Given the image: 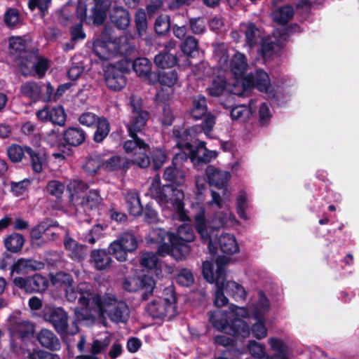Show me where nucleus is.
<instances>
[{
    "mask_svg": "<svg viewBox=\"0 0 359 359\" xmlns=\"http://www.w3.org/2000/svg\"><path fill=\"white\" fill-rule=\"evenodd\" d=\"M205 175L209 185L219 189H226L231 179L230 172L219 170L212 165L206 168Z\"/></svg>",
    "mask_w": 359,
    "mask_h": 359,
    "instance_id": "21",
    "label": "nucleus"
},
{
    "mask_svg": "<svg viewBox=\"0 0 359 359\" xmlns=\"http://www.w3.org/2000/svg\"><path fill=\"white\" fill-rule=\"evenodd\" d=\"M178 80V74L176 70L172 69L170 71H158L154 72L151 74V85L160 83L162 86L168 87H172Z\"/></svg>",
    "mask_w": 359,
    "mask_h": 359,
    "instance_id": "30",
    "label": "nucleus"
},
{
    "mask_svg": "<svg viewBox=\"0 0 359 359\" xmlns=\"http://www.w3.org/2000/svg\"><path fill=\"white\" fill-rule=\"evenodd\" d=\"M261 31L255 22H248L245 31V43L248 46L254 47L257 43Z\"/></svg>",
    "mask_w": 359,
    "mask_h": 359,
    "instance_id": "45",
    "label": "nucleus"
},
{
    "mask_svg": "<svg viewBox=\"0 0 359 359\" xmlns=\"http://www.w3.org/2000/svg\"><path fill=\"white\" fill-rule=\"evenodd\" d=\"M135 32L138 37L146 34L148 28V22L146 11L142 8H138L135 13Z\"/></svg>",
    "mask_w": 359,
    "mask_h": 359,
    "instance_id": "42",
    "label": "nucleus"
},
{
    "mask_svg": "<svg viewBox=\"0 0 359 359\" xmlns=\"http://www.w3.org/2000/svg\"><path fill=\"white\" fill-rule=\"evenodd\" d=\"M50 121L55 125L64 126L66 121V114L62 106H57L50 109Z\"/></svg>",
    "mask_w": 359,
    "mask_h": 359,
    "instance_id": "57",
    "label": "nucleus"
},
{
    "mask_svg": "<svg viewBox=\"0 0 359 359\" xmlns=\"http://www.w3.org/2000/svg\"><path fill=\"white\" fill-rule=\"evenodd\" d=\"M231 315L227 316L219 310L208 312V320L212 327L226 334L236 338H246L250 334L249 325L243 319L249 316L245 307H239L232 304L230 307Z\"/></svg>",
    "mask_w": 359,
    "mask_h": 359,
    "instance_id": "2",
    "label": "nucleus"
},
{
    "mask_svg": "<svg viewBox=\"0 0 359 359\" xmlns=\"http://www.w3.org/2000/svg\"><path fill=\"white\" fill-rule=\"evenodd\" d=\"M226 86V79L223 76H217L212 80L211 86L207 89L208 93L211 97H219L225 91Z\"/></svg>",
    "mask_w": 359,
    "mask_h": 359,
    "instance_id": "44",
    "label": "nucleus"
},
{
    "mask_svg": "<svg viewBox=\"0 0 359 359\" xmlns=\"http://www.w3.org/2000/svg\"><path fill=\"white\" fill-rule=\"evenodd\" d=\"M225 292L234 300L243 301L246 298V291L241 284L235 281H227L224 285Z\"/></svg>",
    "mask_w": 359,
    "mask_h": 359,
    "instance_id": "39",
    "label": "nucleus"
},
{
    "mask_svg": "<svg viewBox=\"0 0 359 359\" xmlns=\"http://www.w3.org/2000/svg\"><path fill=\"white\" fill-rule=\"evenodd\" d=\"M7 155L13 163L20 162L22 159H28L34 172L39 173L42 171L44 161L43 156L39 151L34 150L28 146L21 147L13 144L7 149Z\"/></svg>",
    "mask_w": 359,
    "mask_h": 359,
    "instance_id": "9",
    "label": "nucleus"
},
{
    "mask_svg": "<svg viewBox=\"0 0 359 359\" xmlns=\"http://www.w3.org/2000/svg\"><path fill=\"white\" fill-rule=\"evenodd\" d=\"M155 287V281L152 277L148 275L129 276L123 281V288L130 292H135L140 290H144L142 294V299L147 300L153 294Z\"/></svg>",
    "mask_w": 359,
    "mask_h": 359,
    "instance_id": "15",
    "label": "nucleus"
},
{
    "mask_svg": "<svg viewBox=\"0 0 359 359\" xmlns=\"http://www.w3.org/2000/svg\"><path fill=\"white\" fill-rule=\"evenodd\" d=\"M93 306L100 311H105L111 321L115 323H126L130 318V309L127 303L118 300L114 295L102 297L99 294L93 299Z\"/></svg>",
    "mask_w": 359,
    "mask_h": 359,
    "instance_id": "4",
    "label": "nucleus"
},
{
    "mask_svg": "<svg viewBox=\"0 0 359 359\" xmlns=\"http://www.w3.org/2000/svg\"><path fill=\"white\" fill-rule=\"evenodd\" d=\"M50 2L51 0H29L28 6L32 11L38 8L41 15L45 16L48 13Z\"/></svg>",
    "mask_w": 359,
    "mask_h": 359,
    "instance_id": "61",
    "label": "nucleus"
},
{
    "mask_svg": "<svg viewBox=\"0 0 359 359\" xmlns=\"http://www.w3.org/2000/svg\"><path fill=\"white\" fill-rule=\"evenodd\" d=\"M13 283L18 287L24 290L27 293H41L48 287L46 277L35 273L27 278L15 277Z\"/></svg>",
    "mask_w": 359,
    "mask_h": 359,
    "instance_id": "17",
    "label": "nucleus"
},
{
    "mask_svg": "<svg viewBox=\"0 0 359 359\" xmlns=\"http://www.w3.org/2000/svg\"><path fill=\"white\" fill-rule=\"evenodd\" d=\"M132 140H127L123 144V149L127 154H133L132 164H135L141 168L150 165V158L147 154L149 145L140 138L137 133L135 136L129 135Z\"/></svg>",
    "mask_w": 359,
    "mask_h": 359,
    "instance_id": "11",
    "label": "nucleus"
},
{
    "mask_svg": "<svg viewBox=\"0 0 359 359\" xmlns=\"http://www.w3.org/2000/svg\"><path fill=\"white\" fill-rule=\"evenodd\" d=\"M100 191L95 189L90 190L83 198L84 204L90 210L97 208L100 204Z\"/></svg>",
    "mask_w": 359,
    "mask_h": 359,
    "instance_id": "58",
    "label": "nucleus"
},
{
    "mask_svg": "<svg viewBox=\"0 0 359 359\" xmlns=\"http://www.w3.org/2000/svg\"><path fill=\"white\" fill-rule=\"evenodd\" d=\"M132 165V161L120 156H113L108 159L102 158V169L107 172L121 170L122 172H126Z\"/></svg>",
    "mask_w": 359,
    "mask_h": 359,
    "instance_id": "25",
    "label": "nucleus"
},
{
    "mask_svg": "<svg viewBox=\"0 0 359 359\" xmlns=\"http://www.w3.org/2000/svg\"><path fill=\"white\" fill-rule=\"evenodd\" d=\"M34 328L32 324L25 323L18 327L16 336L22 340H25L33 337Z\"/></svg>",
    "mask_w": 359,
    "mask_h": 359,
    "instance_id": "62",
    "label": "nucleus"
},
{
    "mask_svg": "<svg viewBox=\"0 0 359 359\" xmlns=\"http://www.w3.org/2000/svg\"><path fill=\"white\" fill-rule=\"evenodd\" d=\"M95 127L96 130L93 133V140L95 143H102L107 138L110 132V123L106 117L102 116L100 117L99 121L95 124Z\"/></svg>",
    "mask_w": 359,
    "mask_h": 359,
    "instance_id": "36",
    "label": "nucleus"
},
{
    "mask_svg": "<svg viewBox=\"0 0 359 359\" xmlns=\"http://www.w3.org/2000/svg\"><path fill=\"white\" fill-rule=\"evenodd\" d=\"M62 137L68 146L79 147L85 142L87 134L80 127L70 126L63 131Z\"/></svg>",
    "mask_w": 359,
    "mask_h": 359,
    "instance_id": "24",
    "label": "nucleus"
},
{
    "mask_svg": "<svg viewBox=\"0 0 359 359\" xmlns=\"http://www.w3.org/2000/svg\"><path fill=\"white\" fill-rule=\"evenodd\" d=\"M243 86L256 88L262 93H267L271 87L268 74L262 69H257L255 73H250L243 78Z\"/></svg>",
    "mask_w": 359,
    "mask_h": 359,
    "instance_id": "20",
    "label": "nucleus"
},
{
    "mask_svg": "<svg viewBox=\"0 0 359 359\" xmlns=\"http://www.w3.org/2000/svg\"><path fill=\"white\" fill-rule=\"evenodd\" d=\"M31 73L34 70L35 74L39 79L43 78L49 67L48 60L44 57L39 56L38 54L36 59L29 65Z\"/></svg>",
    "mask_w": 359,
    "mask_h": 359,
    "instance_id": "49",
    "label": "nucleus"
},
{
    "mask_svg": "<svg viewBox=\"0 0 359 359\" xmlns=\"http://www.w3.org/2000/svg\"><path fill=\"white\" fill-rule=\"evenodd\" d=\"M117 53L122 57L117 63L130 69V64L137 58V50L135 46L129 41L119 44L117 47Z\"/></svg>",
    "mask_w": 359,
    "mask_h": 359,
    "instance_id": "28",
    "label": "nucleus"
},
{
    "mask_svg": "<svg viewBox=\"0 0 359 359\" xmlns=\"http://www.w3.org/2000/svg\"><path fill=\"white\" fill-rule=\"evenodd\" d=\"M171 27L170 17L166 14H161L157 17L154 23V30L158 35H165Z\"/></svg>",
    "mask_w": 359,
    "mask_h": 359,
    "instance_id": "48",
    "label": "nucleus"
},
{
    "mask_svg": "<svg viewBox=\"0 0 359 359\" xmlns=\"http://www.w3.org/2000/svg\"><path fill=\"white\" fill-rule=\"evenodd\" d=\"M163 295L164 297L154 299L146 307L147 312L153 318H163L177 303L176 292L173 287H165Z\"/></svg>",
    "mask_w": 359,
    "mask_h": 359,
    "instance_id": "12",
    "label": "nucleus"
},
{
    "mask_svg": "<svg viewBox=\"0 0 359 359\" xmlns=\"http://www.w3.org/2000/svg\"><path fill=\"white\" fill-rule=\"evenodd\" d=\"M198 205V210L194 215L195 229L200 235L203 243H208V248L211 251L213 238L217 237L218 231L226 225L228 219L226 215L218 214L214 217L213 224L208 227L205 208L202 205Z\"/></svg>",
    "mask_w": 359,
    "mask_h": 359,
    "instance_id": "5",
    "label": "nucleus"
},
{
    "mask_svg": "<svg viewBox=\"0 0 359 359\" xmlns=\"http://www.w3.org/2000/svg\"><path fill=\"white\" fill-rule=\"evenodd\" d=\"M83 8L82 6H78L75 11H70L68 8H63L59 15L60 23L66 27L76 22V20H79L77 15V9Z\"/></svg>",
    "mask_w": 359,
    "mask_h": 359,
    "instance_id": "51",
    "label": "nucleus"
},
{
    "mask_svg": "<svg viewBox=\"0 0 359 359\" xmlns=\"http://www.w3.org/2000/svg\"><path fill=\"white\" fill-rule=\"evenodd\" d=\"M100 117L93 112L85 111L79 116L78 121L82 126L95 128V124L99 121Z\"/></svg>",
    "mask_w": 359,
    "mask_h": 359,
    "instance_id": "59",
    "label": "nucleus"
},
{
    "mask_svg": "<svg viewBox=\"0 0 359 359\" xmlns=\"http://www.w3.org/2000/svg\"><path fill=\"white\" fill-rule=\"evenodd\" d=\"M83 169L89 174H96L100 169H102V158L99 154L88 156Z\"/></svg>",
    "mask_w": 359,
    "mask_h": 359,
    "instance_id": "46",
    "label": "nucleus"
},
{
    "mask_svg": "<svg viewBox=\"0 0 359 359\" xmlns=\"http://www.w3.org/2000/svg\"><path fill=\"white\" fill-rule=\"evenodd\" d=\"M294 11L293 7L290 5H284L278 7L271 12L273 21L280 25H285L291 20L294 16Z\"/></svg>",
    "mask_w": 359,
    "mask_h": 359,
    "instance_id": "33",
    "label": "nucleus"
},
{
    "mask_svg": "<svg viewBox=\"0 0 359 359\" xmlns=\"http://www.w3.org/2000/svg\"><path fill=\"white\" fill-rule=\"evenodd\" d=\"M255 318L257 320V322L252 325L250 330V332L254 337L257 339H262L264 338L267 334V329L264 325V317L258 311L255 313Z\"/></svg>",
    "mask_w": 359,
    "mask_h": 359,
    "instance_id": "43",
    "label": "nucleus"
},
{
    "mask_svg": "<svg viewBox=\"0 0 359 359\" xmlns=\"http://www.w3.org/2000/svg\"><path fill=\"white\" fill-rule=\"evenodd\" d=\"M189 113L195 119H201L208 114L207 99L204 95L198 94L192 97L191 107Z\"/></svg>",
    "mask_w": 359,
    "mask_h": 359,
    "instance_id": "31",
    "label": "nucleus"
},
{
    "mask_svg": "<svg viewBox=\"0 0 359 359\" xmlns=\"http://www.w3.org/2000/svg\"><path fill=\"white\" fill-rule=\"evenodd\" d=\"M172 242L173 257L177 261L186 259L191 251L189 243L195 239V234L191 225L184 224L180 225L176 233H173L170 238ZM172 247V245H170Z\"/></svg>",
    "mask_w": 359,
    "mask_h": 359,
    "instance_id": "7",
    "label": "nucleus"
},
{
    "mask_svg": "<svg viewBox=\"0 0 359 359\" xmlns=\"http://www.w3.org/2000/svg\"><path fill=\"white\" fill-rule=\"evenodd\" d=\"M175 281L182 286L189 287L194 283V278L191 270L183 268L179 271Z\"/></svg>",
    "mask_w": 359,
    "mask_h": 359,
    "instance_id": "53",
    "label": "nucleus"
},
{
    "mask_svg": "<svg viewBox=\"0 0 359 359\" xmlns=\"http://www.w3.org/2000/svg\"><path fill=\"white\" fill-rule=\"evenodd\" d=\"M155 65L161 69L174 67L178 61L176 55L168 52H161L156 55L154 59Z\"/></svg>",
    "mask_w": 359,
    "mask_h": 359,
    "instance_id": "41",
    "label": "nucleus"
},
{
    "mask_svg": "<svg viewBox=\"0 0 359 359\" xmlns=\"http://www.w3.org/2000/svg\"><path fill=\"white\" fill-rule=\"evenodd\" d=\"M247 67V59L243 53H237L234 54L230 60V69L236 77L243 76Z\"/></svg>",
    "mask_w": 359,
    "mask_h": 359,
    "instance_id": "37",
    "label": "nucleus"
},
{
    "mask_svg": "<svg viewBox=\"0 0 359 359\" xmlns=\"http://www.w3.org/2000/svg\"><path fill=\"white\" fill-rule=\"evenodd\" d=\"M224 108H230V116L232 120H238L243 118L248 112V107L245 105L240 104L236 106H228L226 104H222Z\"/></svg>",
    "mask_w": 359,
    "mask_h": 359,
    "instance_id": "63",
    "label": "nucleus"
},
{
    "mask_svg": "<svg viewBox=\"0 0 359 359\" xmlns=\"http://www.w3.org/2000/svg\"><path fill=\"white\" fill-rule=\"evenodd\" d=\"M163 178L169 184L161 187L159 182L157 184L153 183L151 194L159 204L170 203L180 221L189 222L190 218L184 208V192L179 188L183 187L186 182L184 170L177 167L173 160L172 165L165 169Z\"/></svg>",
    "mask_w": 359,
    "mask_h": 359,
    "instance_id": "1",
    "label": "nucleus"
},
{
    "mask_svg": "<svg viewBox=\"0 0 359 359\" xmlns=\"http://www.w3.org/2000/svg\"><path fill=\"white\" fill-rule=\"evenodd\" d=\"M125 201L130 215L139 217L143 214V206L139 194L136 191H130L125 195Z\"/></svg>",
    "mask_w": 359,
    "mask_h": 359,
    "instance_id": "32",
    "label": "nucleus"
},
{
    "mask_svg": "<svg viewBox=\"0 0 359 359\" xmlns=\"http://www.w3.org/2000/svg\"><path fill=\"white\" fill-rule=\"evenodd\" d=\"M108 41L97 39L93 42V50L96 56L101 60L108 57Z\"/></svg>",
    "mask_w": 359,
    "mask_h": 359,
    "instance_id": "56",
    "label": "nucleus"
},
{
    "mask_svg": "<svg viewBox=\"0 0 359 359\" xmlns=\"http://www.w3.org/2000/svg\"><path fill=\"white\" fill-rule=\"evenodd\" d=\"M172 93L167 89L161 88L157 91L155 95L154 101L158 106H165V104H170L169 100L171 98Z\"/></svg>",
    "mask_w": 359,
    "mask_h": 359,
    "instance_id": "64",
    "label": "nucleus"
},
{
    "mask_svg": "<svg viewBox=\"0 0 359 359\" xmlns=\"http://www.w3.org/2000/svg\"><path fill=\"white\" fill-rule=\"evenodd\" d=\"M182 53L188 56L194 57L198 53V42L193 36H187L181 43Z\"/></svg>",
    "mask_w": 359,
    "mask_h": 359,
    "instance_id": "47",
    "label": "nucleus"
},
{
    "mask_svg": "<svg viewBox=\"0 0 359 359\" xmlns=\"http://www.w3.org/2000/svg\"><path fill=\"white\" fill-rule=\"evenodd\" d=\"M8 53L15 62L18 61V67L22 76L31 75L30 64L38 55V50L28 48L27 41L21 36H11L8 39Z\"/></svg>",
    "mask_w": 359,
    "mask_h": 359,
    "instance_id": "3",
    "label": "nucleus"
},
{
    "mask_svg": "<svg viewBox=\"0 0 359 359\" xmlns=\"http://www.w3.org/2000/svg\"><path fill=\"white\" fill-rule=\"evenodd\" d=\"M248 348L249 352L254 358L263 359L262 357L269 355L265 353L264 346L255 340L249 341Z\"/></svg>",
    "mask_w": 359,
    "mask_h": 359,
    "instance_id": "60",
    "label": "nucleus"
},
{
    "mask_svg": "<svg viewBox=\"0 0 359 359\" xmlns=\"http://www.w3.org/2000/svg\"><path fill=\"white\" fill-rule=\"evenodd\" d=\"M65 249L69 252L70 257L76 262L83 261L86 255L87 247L79 243L69 236H66L64 240Z\"/></svg>",
    "mask_w": 359,
    "mask_h": 359,
    "instance_id": "27",
    "label": "nucleus"
},
{
    "mask_svg": "<svg viewBox=\"0 0 359 359\" xmlns=\"http://www.w3.org/2000/svg\"><path fill=\"white\" fill-rule=\"evenodd\" d=\"M129 72L130 69L121 63L107 65L104 70V78L108 88L115 92L121 90L127 84L126 74Z\"/></svg>",
    "mask_w": 359,
    "mask_h": 359,
    "instance_id": "14",
    "label": "nucleus"
},
{
    "mask_svg": "<svg viewBox=\"0 0 359 359\" xmlns=\"http://www.w3.org/2000/svg\"><path fill=\"white\" fill-rule=\"evenodd\" d=\"M58 226L57 221L50 218L45 219L31 229L30 237L32 239L38 240L41 238L43 233L49 231L51 227H57Z\"/></svg>",
    "mask_w": 359,
    "mask_h": 359,
    "instance_id": "40",
    "label": "nucleus"
},
{
    "mask_svg": "<svg viewBox=\"0 0 359 359\" xmlns=\"http://www.w3.org/2000/svg\"><path fill=\"white\" fill-rule=\"evenodd\" d=\"M109 20L111 24L120 30H126L131 22L129 11L121 6H114L109 11Z\"/></svg>",
    "mask_w": 359,
    "mask_h": 359,
    "instance_id": "22",
    "label": "nucleus"
},
{
    "mask_svg": "<svg viewBox=\"0 0 359 359\" xmlns=\"http://www.w3.org/2000/svg\"><path fill=\"white\" fill-rule=\"evenodd\" d=\"M46 189L50 195L55 196L57 201H61L65 191V185L61 182L51 180L48 182Z\"/></svg>",
    "mask_w": 359,
    "mask_h": 359,
    "instance_id": "55",
    "label": "nucleus"
},
{
    "mask_svg": "<svg viewBox=\"0 0 359 359\" xmlns=\"http://www.w3.org/2000/svg\"><path fill=\"white\" fill-rule=\"evenodd\" d=\"M173 232L165 231L161 228L154 229L150 232V240L153 243L158 244L157 254L161 257L171 255L173 257L172 242L170 238Z\"/></svg>",
    "mask_w": 359,
    "mask_h": 359,
    "instance_id": "18",
    "label": "nucleus"
},
{
    "mask_svg": "<svg viewBox=\"0 0 359 359\" xmlns=\"http://www.w3.org/2000/svg\"><path fill=\"white\" fill-rule=\"evenodd\" d=\"M221 251L227 255H233L239 251V247L233 235L224 233L218 238Z\"/></svg>",
    "mask_w": 359,
    "mask_h": 359,
    "instance_id": "35",
    "label": "nucleus"
},
{
    "mask_svg": "<svg viewBox=\"0 0 359 359\" xmlns=\"http://www.w3.org/2000/svg\"><path fill=\"white\" fill-rule=\"evenodd\" d=\"M92 286L86 283H80L74 288L72 285L65 290V297L67 300L71 302L78 299V303L84 307H88L91 302L93 306V299L95 295Z\"/></svg>",
    "mask_w": 359,
    "mask_h": 359,
    "instance_id": "16",
    "label": "nucleus"
},
{
    "mask_svg": "<svg viewBox=\"0 0 359 359\" xmlns=\"http://www.w3.org/2000/svg\"><path fill=\"white\" fill-rule=\"evenodd\" d=\"M50 281L53 285L66 286L67 287L72 285L73 278L69 273L58 271L50 276Z\"/></svg>",
    "mask_w": 359,
    "mask_h": 359,
    "instance_id": "52",
    "label": "nucleus"
},
{
    "mask_svg": "<svg viewBox=\"0 0 359 359\" xmlns=\"http://www.w3.org/2000/svg\"><path fill=\"white\" fill-rule=\"evenodd\" d=\"M94 4L90 9V14L87 15L86 8L77 9V15L79 20L86 24L94 25H102L107 16V11L109 7V0H93Z\"/></svg>",
    "mask_w": 359,
    "mask_h": 359,
    "instance_id": "13",
    "label": "nucleus"
},
{
    "mask_svg": "<svg viewBox=\"0 0 359 359\" xmlns=\"http://www.w3.org/2000/svg\"><path fill=\"white\" fill-rule=\"evenodd\" d=\"M152 63L147 57H137L130 64V69L132 68L139 77H142L150 83L151 74L154 72L151 71Z\"/></svg>",
    "mask_w": 359,
    "mask_h": 359,
    "instance_id": "26",
    "label": "nucleus"
},
{
    "mask_svg": "<svg viewBox=\"0 0 359 359\" xmlns=\"http://www.w3.org/2000/svg\"><path fill=\"white\" fill-rule=\"evenodd\" d=\"M131 107L132 115L126 128L129 135L135 136V133H142L151 115L148 111L142 109L133 102H131Z\"/></svg>",
    "mask_w": 359,
    "mask_h": 359,
    "instance_id": "19",
    "label": "nucleus"
},
{
    "mask_svg": "<svg viewBox=\"0 0 359 359\" xmlns=\"http://www.w3.org/2000/svg\"><path fill=\"white\" fill-rule=\"evenodd\" d=\"M53 91L54 88L50 82L27 81L22 83L19 88V93L22 97L34 102L38 101L50 102Z\"/></svg>",
    "mask_w": 359,
    "mask_h": 359,
    "instance_id": "10",
    "label": "nucleus"
},
{
    "mask_svg": "<svg viewBox=\"0 0 359 359\" xmlns=\"http://www.w3.org/2000/svg\"><path fill=\"white\" fill-rule=\"evenodd\" d=\"M25 238L22 234L16 232L12 233L4 239V246L11 252H20L25 243Z\"/></svg>",
    "mask_w": 359,
    "mask_h": 359,
    "instance_id": "38",
    "label": "nucleus"
},
{
    "mask_svg": "<svg viewBox=\"0 0 359 359\" xmlns=\"http://www.w3.org/2000/svg\"><path fill=\"white\" fill-rule=\"evenodd\" d=\"M111 256L108 249H95L91 251L90 261L97 270L103 271L111 266Z\"/></svg>",
    "mask_w": 359,
    "mask_h": 359,
    "instance_id": "29",
    "label": "nucleus"
},
{
    "mask_svg": "<svg viewBox=\"0 0 359 359\" xmlns=\"http://www.w3.org/2000/svg\"><path fill=\"white\" fill-rule=\"evenodd\" d=\"M138 245L136 236L133 233L125 231L109 245L108 250L114 258L123 262L128 260V254L136 251Z\"/></svg>",
    "mask_w": 359,
    "mask_h": 359,
    "instance_id": "8",
    "label": "nucleus"
},
{
    "mask_svg": "<svg viewBox=\"0 0 359 359\" xmlns=\"http://www.w3.org/2000/svg\"><path fill=\"white\" fill-rule=\"evenodd\" d=\"M184 148L189 151V158L194 165L199 166L204 163L206 164L217 156V151L208 149L201 153H198L197 150H193V144L191 142H186Z\"/></svg>",
    "mask_w": 359,
    "mask_h": 359,
    "instance_id": "23",
    "label": "nucleus"
},
{
    "mask_svg": "<svg viewBox=\"0 0 359 359\" xmlns=\"http://www.w3.org/2000/svg\"><path fill=\"white\" fill-rule=\"evenodd\" d=\"M41 316L60 336L74 335L79 331V327L68 324V315L62 307L46 304L41 310Z\"/></svg>",
    "mask_w": 359,
    "mask_h": 359,
    "instance_id": "6",
    "label": "nucleus"
},
{
    "mask_svg": "<svg viewBox=\"0 0 359 359\" xmlns=\"http://www.w3.org/2000/svg\"><path fill=\"white\" fill-rule=\"evenodd\" d=\"M150 154L151 157L149 158L152 160V166L154 170L161 168L168 158L165 151L160 148L153 149Z\"/></svg>",
    "mask_w": 359,
    "mask_h": 359,
    "instance_id": "50",
    "label": "nucleus"
},
{
    "mask_svg": "<svg viewBox=\"0 0 359 359\" xmlns=\"http://www.w3.org/2000/svg\"><path fill=\"white\" fill-rule=\"evenodd\" d=\"M4 22L9 28H14L20 24L19 11L17 8H9L4 14Z\"/></svg>",
    "mask_w": 359,
    "mask_h": 359,
    "instance_id": "54",
    "label": "nucleus"
},
{
    "mask_svg": "<svg viewBox=\"0 0 359 359\" xmlns=\"http://www.w3.org/2000/svg\"><path fill=\"white\" fill-rule=\"evenodd\" d=\"M36 338L42 346L50 350H58L60 348V342L58 338L49 330H41L38 333Z\"/></svg>",
    "mask_w": 359,
    "mask_h": 359,
    "instance_id": "34",
    "label": "nucleus"
}]
</instances>
